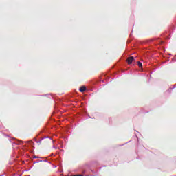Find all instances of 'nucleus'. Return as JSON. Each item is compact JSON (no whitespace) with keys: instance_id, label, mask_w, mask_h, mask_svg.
I'll list each match as a JSON object with an SVG mask.
<instances>
[{"instance_id":"f257e3e1","label":"nucleus","mask_w":176,"mask_h":176,"mask_svg":"<svg viewBox=\"0 0 176 176\" xmlns=\"http://www.w3.org/2000/svg\"><path fill=\"white\" fill-rule=\"evenodd\" d=\"M134 61V56H130L127 58L128 64H131Z\"/></svg>"},{"instance_id":"f03ea898","label":"nucleus","mask_w":176,"mask_h":176,"mask_svg":"<svg viewBox=\"0 0 176 176\" xmlns=\"http://www.w3.org/2000/svg\"><path fill=\"white\" fill-rule=\"evenodd\" d=\"M80 93H84V91H86V87L85 86H82L80 89H79Z\"/></svg>"},{"instance_id":"7ed1b4c3","label":"nucleus","mask_w":176,"mask_h":176,"mask_svg":"<svg viewBox=\"0 0 176 176\" xmlns=\"http://www.w3.org/2000/svg\"><path fill=\"white\" fill-rule=\"evenodd\" d=\"M138 67H142V63L140 61L138 62Z\"/></svg>"},{"instance_id":"20e7f679","label":"nucleus","mask_w":176,"mask_h":176,"mask_svg":"<svg viewBox=\"0 0 176 176\" xmlns=\"http://www.w3.org/2000/svg\"><path fill=\"white\" fill-rule=\"evenodd\" d=\"M40 162H42V160H37V161H35L34 163H39Z\"/></svg>"},{"instance_id":"39448f33","label":"nucleus","mask_w":176,"mask_h":176,"mask_svg":"<svg viewBox=\"0 0 176 176\" xmlns=\"http://www.w3.org/2000/svg\"><path fill=\"white\" fill-rule=\"evenodd\" d=\"M34 159H39V157L34 156Z\"/></svg>"},{"instance_id":"423d86ee","label":"nucleus","mask_w":176,"mask_h":176,"mask_svg":"<svg viewBox=\"0 0 176 176\" xmlns=\"http://www.w3.org/2000/svg\"><path fill=\"white\" fill-rule=\"evenodd\" d=\"M176 87V84L174 85L173 89H175Z\"/></svg>"},{"instance_id":"0eeeda50","label":"nucleus","mask_w":176,"mask_h":176,"mask_svg":"<svg viewBox=\"0 0 176 176\" xmlns=\"http://www.w3.org/2000/svg\"><path fill=\"white\" fill-rule=\"evenodd\" d=\"M42 140L37 141V143L41 142Z\"/></svg>"},{"instance_id":"6e6552de","label":"nucleus","mask_w":176,"mask_h":176,"mask_svg":"<svg viewBox=\"0 0 176 176\" xmlns=\"http://www.w3.org/2000/svg\"><path fill=\"white\" fill-rule=\"evenodd\" d=\"M21 144V142L17 143V145H20Z\"/></svg>"},{"instance_id":"1a4fd4ad","label":"nucleus","mask_w":176,"mask_h":176,"mask_svg":"<svg viewBox=\"0 0 176 176\" xmlns=\"http://www.w3.org/2000/svg\"><path fill=\"white\" fill-rule=\"evenodd\" d=\"M54 149H57V147H54Z\"/></svg>"},{"instance_id":"9d476101","label":"nucleus","mask_w":176,"mask_h":176,"mask_svg":"<svg viewBox=\"0 0 176 176\" xmlns=\"http://www.w3.org/2000/svg\"><path fill=\"white\" fill-rule=\"evenodd\" d=\"M0 176H3V175H0Z\"/></svg>"}]
</instances>
